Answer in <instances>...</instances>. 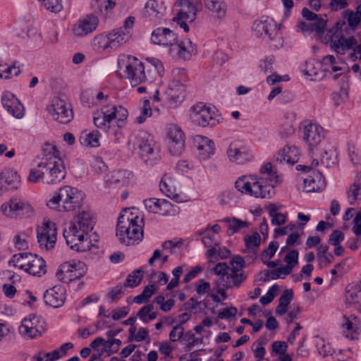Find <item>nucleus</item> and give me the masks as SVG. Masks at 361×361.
I'll return each instance as SVG.
<instances>
[{"mask_svg":"<svg viewBox=\"0 0 361 361\" xmlns=\"http://www.w3.org/2000/svg\"><path fill=\"white\" fill-rule=\"evenodd\" d=\"M66 172L59 152L56 145L46 144L43 149V157L37 167L30 169L29 181L37 183L42 180L45 184H54L61 181Z\"/></svg>","mask_w":361,"mask_h":361,"instance_id":"1","label":"nucleus"},{"mask_svg":"<svg viewBox=\"0 0 361 361\" xmlns=\"http://www.w3.org/2000/svg\"><path fill=\"white\" fill-rule=\"evenodd\" d=\"M259 172L261 176L259 178L255 175L239 178L235 183V188L243 194L257 198H271L279 182L276 171L273 170L272 164L269 162L261 166Z\"/></svg>","mask_w":361,"mask_h":361,"instance_id":"2","label":"nucleus"},{"mask_svg":"<svg viewBox=\"0 0 361 361\" xmlns=\"http://www.w3.org/2000/svg\"><path fill=\"white\" fill-rule=\"evenodd\" d=\"M124 214L120 215L116 226V236L121 244L126 246L135 245L142 240L144 220L130 212L129 209H124Z\"/></svg>","mask_w":361,"mask_h":361,"instance_id":"3","label":"nucleus"},{"mask_svg":"<svg viewBox=\"0 0 361 361\" xmlns=\"http://www.w3.org/2000/svg\"><path fill=\"white\" fill-rule=\"evenodd\" d=\"M85 197V194L78 188L65 185L60 188L59 192L49 200L47 205L59 211H73L82 205Z\"/></svg>","mask_w":361,"mask_h":361,"instance_id":"4","label":"nucleus"},{"mask_svg":"<svg viewBox=\"0 0 361 361\" xmlns=\"http://www.w3.org/2000/svg\"><path fill=\"white\" fill-rule=\"evenodd\" d=\"M129 144L145 164L152 165L151 158L154 157V141L151 135L143 130L135 132L130 137Z\"/></svg>","mask_w":361,"mask_h":361,"instance_id":"5","label":"nucleus"},{"mask_svg":"<svg viewBox=\"0 0 361 361\" xmlns=\"http://www.w3.org/2000/svg\"><path fill=\"white\" fill-rule=\"evenodd\" d=\"M85 233L78 228L76 223L70 222L68 228L63 230V235L71 249L77 252H86L91 249L92 244L87 238H85Z\"/></svg>","mask_w":361,"mask_h":361,"instance_id":"6","label":"nucleus"},{"mask_svg":"<svg viewBox=\"0 0 361 361\" xmlns=\"http://www.w3.org/2000/svg\"><path fill=\"white\" fill-rule=\"evenodd\" d=\"M2 213L10 218H28L33 215L31 204L22 197L14 196L1 207Z\"/></svg>","mask_w":361,"mask_h":361,"instance_id":"7","label":"nucleus"},{"mask_svg":"<svg viewBox=\"0 0 361 361\" xmlns=\"http://www.w3.org/2000/svg\"><path fill=\"white\" fill-rule=\"evenodd\" d=\"M344 25H345V22H338L329 32L331 49L341 55L345 54L346 51L351 49L357 43L354 37L345 38L342 33L338 32Z\"/></svg>","mask_w":361,"mask_h":361,"instance_id":"8","label":"nucleus"},{"mask_svg":"<svg viewBox=\"0 0 361 361\" xmlns=\"http://www.w3.org/2000/svg\"><path fill=\"white\" fill-rule=\"evenodd\" d=\"M185 85L178 80H172L162 93L163 102L170 108H176L185 99Z\"/></svg>","mask_w":361,"mask_h":361,"instance_id":"9","label":"nucleus"},{"mask_svg":"<svg viewBox=\"0 0 361 361\" xmlns=\"http://www.w3.org/2000/svg\"><path fill=\"white\" fill-rule=\"evenodd\" d=\"M125 73L132 86H137L147 81L145 67L136 57L128 56Z\"/></svg>","mask_w":361,"mask_h":361,"instance_id":"10","label":"nucleus"},{"mask_svg":"<svg viewBox=\"0 0 361 361\" xmlns=\"http://www.w3.org/2000/svg\"><path fill=\"white\" fill-rule=\"evenodd\" d=\"M57 231L56 224L47 221L37 230V238L39 247L47 251L52 249L56 241Z\"/></svg>","mask_w":361,"mask_h":361,"instance_id":"11","label":"nucleus"},{"mask_svg":"<svg viewBox=\"0 0 361 361\" xmlns=\"http://www.w3.org/2000/svg\"><path fill=\"white\" fill-rule=\"evenodd\" d=\"M130 33L129 30L123 28L112 30L106 37L104 35H97L94 38L95 44H100L106 40V44L103 49L111 48L116 49L125 44L130 39Z\"/></svg>","mask_w":361,"mask_h":361,"instance_id":"12","label":"nucleus"},{"mask_svg":"<svg viewBox=\"0 0 361 361\" xmlns=\"http://www.w3.org/2000/svg\"><path fill=\"white\" fill-rule=\"evenodd\" d=\"M47 111L55 121L62 124L69 123L73 117L71 105L59 97L53 98Z\"/></svg>","mask_w":361,"mask_h":361,"instance_id":"13","label":"nucleus"},{"mask_svg":"<svg viewBox=\"0 0 361 361\" xmlns=\"http://www.w3.org/2000/svg\"><path fill=\"white\" fill-rule=\"evenodd\" d=\"M214 111L203 103H198L192 107L190 119L192 123L203 128L214 126L217 120L214 116Z\"/></svg>","mask_w":361,"mask_h":361,"instance_id":"14","label":"nucleus"},{"mask_svg":"<svg viewBox=\"0 0 361 361\" xmlns=\"http://www.w3.org/2000/svg\"><path fill=\"white\" fill-rule=\"evenodd\" d=\"M168 147L169 152L174 156L182 153L185 147L184 134L180 128L171 124L167 130Z\"/></svg>","mask_w":361,"mask_h":361,"instance_id":"15","label":"nucleus"},{"mask_svg":"<svg viewBox=\"0 0 361 361\" xmlns=\"http://www.w3.org/2000/svg\"><path fill=\"white\" fill-rule=\"evenodd\" d=\"M99 22V18L96 15L93 13L86 15L73 25V33L76 37H83L90 34L96 30Z\"/></svg>","mask_w":361,"mask_h":361,"instance_id":"16","label":"nucleus"},{"mask_svg":"<svg viewBox=\"0 0 361 361\" xmlns=\"http://www.w3.org/2000/svg\"><path fill=\"white\" fill-rule=\"evenodd\" d=\"M166 8L163 2L148 0L142 11V18L154 23H159L164 18Z\"/></svg>","mask_w":361,"mask_h":361,"instance_id":"17","label":"nucleus"},{"mask_svg":"<svg viewBox=\"0 0 361 361\" xmlns=\"http://www.w3.org/2000/svg\"><path fill=\"white\" fill-rule=\"evenodd\" d=\"M303 126V140L310 147L317 146L324 137V128L312 122H305Z\"/></svg>","mask_w":361,"mask_h":361,"instance_id":"18","label":"nucleus"},{"mask_svg":"<svg viewBox=\"0 0 361 361\" xmlns=\"http://www.w3.org/2000/svg\"><path fill=\"white\" fill-rule=\"evenodd\" d=\"M145 208L154 214L163 216L173 215L175 210L173 205L166 200L149 198L143 201Z\"/></svg>","mask_w":361,"mask_h":361,"instance_id":"19","label":"nucleus"},{"mask_svg":"<svg viewBox=\"0 0 361 361\" xmlns=\"http://www.w3.org/2000/svg\"><path fill=\"white\" fill-rule=\"evenodd\" d=\"M170 52L178 59L187 61L190 60L192 55L197 54V47L191 40L187 39L178 44H173L170 48Z\"/></svg>","mask_w":361,"mask_h":361,"instance_id":"20","label":"nucleus"},{"mask_svg":"<svg viewBox=\"0 0 361 361\" xmlns=\"http://www.w3.org/2000/svg\"><path fill=\"white\" fill-rule=\"evenodd\" d=\"M253 29L261 37L273 40L276 37L280 26H278L273 19L267 18L264 20L255 21Z\"/></svg>","mask_w":361,"mask_h":361,"instance_id":"21","label":"nucleus"},{"mask_svg":"<svg viewBox=\"0 0 361 361\" xmlns=\"http://www.w3.org/2000/svg\"><path fill=\"white\" fill-rule=\"evenodd\" d=\"M194 144L198 151V157L201 161L207 160L215 153L214 142L207 137L197 135L194 138Z\"/></svg>","mask_w":361,"mask_h":361,"instance_id":"22","label":"nucleus"},{"mask_svg":"<svg viewBox=\"0 0 361 361\" xmlns=\"http://www.w3.org/2000/svg\"><path fill=\"white\" fill-rule=\"evenodd\" d=\"M151 41L155 44L171 47L177 41V35L169 28L158 27L152 32Z\"/></svg>","mask_w":361,"mask_h":361,"instance_id":"23","label":"nucleus"},{"mask_svg":"<svg viewBox=\"0 0 361 361\" xmlns=\"http://www.w3.org/2000/svg\"><path fill=\"white\" fill-rule=\"evenodd\" d=\"M44 300L45 303L50 307H60L66 300V290L61 286H55L45 291Z\"/></svg>","mask_w":361,"mask_h":361,"instance_id":"24","label":"nucleus"},{"mask_svg":"<svg viewBox=\"0 0 361 361\" xmlns=\"http://www.w3.org/2000/svg\"><path fill=\"white\" fill-rule=\"evenodd\" d=\"M1 103L4 108L12 116L20 118L24 116V107L19 100L11 93L2 95Z\"/></svg>","mask_w":361,"mask_h":361,"instance_id":"25","label":"nucleus"},{"mask_svg":"<svg viewBox=\"0 0 361 361\" xmlns=\"http://www.w3.org/2000/svg\"><path fill=\"white\" fill-rule=\"evenodd\" d=\"M85 264L82 262H65L62 264V272L68 279L69 283L80 279L86 274Z\"/></svg>","mask_w":361,"mask_h":361,"instance_id":"26","label":"nucleus"},{"mask_svg":"<svg viewBox=\"0 0 361 361\" xmlns=\"http://www.w3.org/2000/svg\"><path fill=\"white\" fill-rule=\"evenodd\" d=\"M228 157L230 161L238 164H243L252 158V154L245 147L238 146L235 143H231L227 151Z\"/></svg>","mask_w":361,"mask_h":361,"instance_id":"27","label":"nucleus"},{"mask_svg":"<svg viewBox=\"0 0 361 361\" xmlns=\"http://www.w3.org/2000/svg\"><path fill=\"white\" fill-rule=\"evenodd\" d=\"M247 279V275L242 271L235 268L230 269L226 279H219L216 281L218 286H222L226 289L231 288L233 286L239 287L242 283Z\"/></svg>","mask_w":361,"mask_h":361,"instance_id":"28","label":"nucleus"},{"mask_svg":"<svg viewBox=\"0 0 361 361\" xmlns=\"http://www.w3.org/2000/svg\"><path fill=\"white\" fill-rule=\"evenodd\" d=\"M133 173L127 170L112 171L105 177V181L109 186L123 187L129 184L133 178Z\"/></svg>","mask_w":361,"mask_h":361,"instance_id":"29","label":"nucleus"},{"mask_svg":"<svg viewBox=\"0 0 361 361\" xmlns=\"http://www.w3.org/2000/svg\"><path fill=\"white\" fill-rule=\"evenodd\" d=\"M299 151L295 146L286 145L279 150L276 156V161L278 163L286 162L293 165L298 161Z\"/></svg>","mask_w":361,"mask_h":361,"instance_id":"30","label":"nucleus"},{"mask_svg":"<svg viewBox=\"0 0 361 361\" xmlns=\"http://www.w3.org/2000/svg\"><path fill=\"white\" fill-rule=\"evenodd\" d=\"M113 115L109 114V106L103 105L100 111L94 112L93 123L99 128L109 129L113 121Z\"/></svg>","mask_w":361,"mask_h":361,"instance_id":"31","label":"nucleus"},{"mask_svg":"<svg viewBox=\"0 0 361 361\" xmlns=\"http://www.w3.org/2000/svg\"><path fill=\"white\" fill-rule=\"evenodd\" d=\"M303 183L304 190L307 193L320 192L326 187L325 178L319 171L314 173V176L304 178Z\"/></svg>","mask_w":361,"mask_h":361,"instance_id":"32","label":"nucleus"},{"mask_svg":"<svg viewBox=\"0 0 361 361\" xmlns=\"http://www.w3.org/2000/svg\"><path fill=\"white\" fill-rule=\"evenodd\" d=\"M177 5L181 8L177 14V18L180 20H188L193 22L196 18L197 8L188 0H179Z\"/></svg>","mask_w":361,"mask_h":361,"instance_id":"33","label":"nucleus"},{"mask_svg":"<svg viewBox=\"0 0 361 361\" xmlns=\"http://www.w3.org/2000/svg\"><path fill=\"white\" fill-rule=\"evenodd\" d=\"M342 327L345 338L350 340H354L357 338L359 321L357 317L354 315H351L349 317L343 316Z\"/></svg>","mask_w":361,"mask_h":361,"instance_id":"34","label":"nucleus"},{"mask_svg":"<svg viewBox=\"0 0 361 361\" xmlns=\"http://www.w3.org/2000/svg\"><path fill=\"white\" fill-rule=\"evenodd\" d=\"M37 318L35 316H30L29 318H25L22 321L19 328L20 332L24 336L30 338H35L41 334V332L36 326Z\"/></svg>","mask_w":361,"mask_h":361,"instance_id":"35","label":"nucleus"},{"mask_svg":"<svg viewBox=\"0 0 361 361\" xmlns=\"http://www.w3.org/2000/svg\"><path fill=\"white\" fill-rule=\"evenodd\" d=\"M159 189L160 191L169 198L177 202H181L180 196L177 192L173 180L169 176L164 175L162 177L159 183Z\"/></svg>","mask_w":361,"mask_h":361,"instance_id":"36","label":"nucleus"},{"mask_svg":"<svg viewBox=\"0 0 361 361\" xmlns=\"http://www.w3.org/2000/svg\"><path fill=\"white\" fill-rule=\"evenodd\" d=\"M0 183L3 186L5 185L4 188L6 190H16L20 183V176L16 171L5 170L1 174Z\"/></svg>","mask_w":361,"mask_h":361,"instance_id":"37","label":"nucleus"},{"mask_svg":"<svg viewBox=\"0 0 361 361\" xmlns=\"http://www.w3.org/2000/svg\"><path fill=\"white\" fill-rule=\"evenodd\" d=\"M30 263L26 272L33 276H41L47 272L46 262L37 255H30Z\"/></svg>","mask_w":361,"mask_h":361,"instance_id":"38","label":"nucleus"},{"mask_svg":"<svg viewBox=\"0 0 361 361\" xmlns=\"http://www.w3.org/2000/svg\"><path fill=\"white\" fill-rule=\"evenodd\" d=\"M94 224V218L90 210H83L78 214L76 224L86 235L93 229Z\"/></svg>","mask_w":361,"mask_h":361,"instance_id":"39","label":"nucleus"},{"mask_svg":"<svg viewBox=\"0 0 361 361\" xmlns=\"http://www.w3.org/2000/svg\"><path fill=\"white\" fill-rule=\"evenodd\" d=\"M204 6L215 17L223 18L226 16L227 6L223 0H205Z\"/></svg>","mask_w":361,"mask_h":361,"instance_id":"40","label":"nucleus"},{"mask_svg":"<svg viewBox=\"0 0 361 361\" xmlns=\"http://www.w3.org/2000/svg\"><path fill=\"white\" fill-rule=\"evenodd\" d=\"M343 13V17L347 18L349 27L355 30L361 21V5L357 6L355 12L346 10Z\"/></svg>","mask_w":361,"mask_h":361,"instance_id":"41","label":"nucleus"},{"mask_svg":"<svg viewBox=\"0 0 361 361\" xmlns=\"http://www.w3.org/2000/svg\"><path fill=\"white\" fill-rule=\"evenodd\" d=\"M30 255H32V254L28 252L16 254L9 261V264H12L14 267L26 271L30 263V258L28 257Z\"/></svg>","mask_w":361,"mask_h":361,"instance_id":"42","label":"nucleus"},{"mask_svg":"<svg viewBox=\"0 0 361 361\" xmlns=\"http://www.w3.org/2000/svg\"><path fill=\"white\" fill-rule=\"evenodd\" d=\"M109 114L113 115V121L117 120V126L121 127L123 123L127 119L128 116V110L122 106L113 105L109 107Z\"/></svg>","mask_w":361,"mask_h":361,"instance_id":"43","label":"nucleus"},{"mask_svg":"<svg viewBox=\"0 0 361 361\" xmlns=\"http://www.w3.org/2000/svg\"><path fill=\"white\" fill-rule=\"evenodd\" d=\"M99 131L94 130L89 133L82 134L80 137V142L84 146L95 147L99 145Z\"/></svg>","mask_w":361,"mask_h":361,"instance_id":"44","label":"nucleus"},{"mask_svg":"<svg viewBox=\"0 0 361 361\" xmlns=\"http://www.w3.org/2000/svg\"><path fill=\"white\" fill-rule=\"evenodd\" d=\"M142 274L143 271L141 269L134 270L127 276L125 286L134 288L139 286L142 278Z\"/></svg>","mask_w":361,"mask_h":361,"instance_id":"45","label":"nucleus"},{"mask_svg":"<svg viewBox=\"0 0 361 361\" xmlns=\"http://www.w3.org/2000/svg\"><path fill=\"white\" fill-rule=\"evenodd\" d=\"M336 156L337 152H336V150H324L323 154H322L321 162L326 167H331L336 164Z\"/></svg>","mask_w":361,"mask_h":361,"instance_id":"46","label":"nucleus"},{"mask_svg":"<svg viewBox=\"0 0 361 361\" xmlns=\"http://www.w3.org/2000/svg\"><path fill=\"white\" fill-rule=\"evenodd\" d=\"M59 359L58 352L54 351L46 353L40 351L32 357L33 361H56Z\"/></svg>","mask_w":361,"mask_h":361,"instance_id":"47","label":"nucleus"},{"mask_svg":"<svg viewBox=\"0 0 361 361\" xmlns=\"http://www.w3.org/2000/svg\"><path fill=\"white\" fill-rule=\"evenodd\" d=\"M247 226L248 223L247 221L233 217L231 219V224L228 225V235H231Z\"/></svg>","mask_w":361,"mask_h":361,"instance_id":"48","label":"nucleus"},{"mask_svg":"<svg viewBox=\"0 0 361 361\" xmlns=\"http://www.w3.org/2000/svg\"><path fill=\"white\" fill-rule=\"evenodd\" d=\"M244 241L247 250H250L259 246L261 237L257 232H255L252 235H246Z\"/></svg>","mask_w":361,"mask_h":361,"instance_id":"49","label":"nucleus"},{"mask_svg":"<svg viewBox=\"0 0 361 361\" xmlns=\"http://www.w3.org/2000/svg\"><path fill=\"white\" fill-rule=\"evenodd\" d=\"M360 190V186L356 182H354L348 188L347 194L348 200L350 205H354L357 200H361V197H359Z\"/></svg>","mask_w":361,"mask_h":361,"instance_id":"50","label":"nucleus"},{"mask_svg":"<svg viewBox=\"0 0 361 361\" xmlns=\"http://www.w3.org/2000/svg\"><path fill=\"white\" fill-rule=\"evenodd\" d=\"M20 72L19 67H16L15 65L12 66L0 65V78L8 79L12 75H18Z\"/></svg>","mask_w":361,"mask_h":361,"instance_id":"51","label":"nucleus"},{"mask_svg":"<svg viewBox=\"0 0 361 361\" xmlns=\"http://www.w3.org/2000/svg\"><path fill=\"white\" fill-rule=\"evenodd\" d=\"M197 235L202 236L201 240L205 247H210L212 246H218L216 240L214 239V236L208 232V229L197 233Z\"/></svg>","mask_w":361,"mask_h":361,"instance_id":"52","label":"nucleus"},{"mask_svg":"<svg viewBox=\"0 0 361 361\" xmlns=\"http://www.w3.org/2000/svg\"><path fill=\"white\" fill-rule=\"evenodd\" d=\"M152 115V109L149 100L145 99L143 102V106L140 111V114L137 117L136 121L138 123H142L146 118Z\"/></svg>","mask_w":361,"mask_h":361,"instance_id":"53","label":"nucleus"},{"mask_svg":"<svg viewBox=\"0 0 361 361\" xmlns=\"http://www.w3.org/2000/svg\"><path fill=\"white\" fill-rule=\"evenodd\" d=\"M278 247L279 243L276 241H271L269 243L268 247L264 250L262 253V259L272 258L274 256Z\"/></svg>","mask_w":361,"mask_h":361,"instance_id":"54","label":"nucleus"},{"mask_svg":"<svg viewBox=\"0 0 361 361\" xmlns=\"http://www.w3.org/2000/svg\"><path fill=\"white\" fill-rule=\"evenodd\" d=\"M360 299L361 295L359 293L352 290L350 288H346L345 302L347 305H351L358 303Z\"/></svg>","mask_w":361,"mask_h":361,"instance_id":"55","label":"nucleus"},{"mask_svg":"<svg viewBox=\"0 0 361 361\" xmlns=\"http://www.w3.org/2000/svg\"><path fill=\"white\" fill-rule=\"evenodd\" d=\"M279 290V286L275 284L273 285L267 291V294L262 296L259 299V302L264 305H268L270 303L274 298L275 294L274 292H276Z\"/></svg>","mask_w":361,"mask_h":361,"instance_id":"56","label":"nucleus"},{"mask_svg":"<svg viewBox=\"0 0 361 361\" xmlns=\"http://www.w3.org/2000/svg\"><path fill=\"white\" fill-rule=\"evenodd\" d=\"M274 58L273 56L266 57L264 59L260 61L259 67L264 73H269L273 71V63Z\"/></svg>","mask_w":361,"mask_h":361,"instance_id":"57","label":"nucleus"},{"mask_svg":"<svg viewBox=\"0 0 361 361\" xmlns=\"http://www.w3.org/2000/svg\"><path fill=\"white\" fill-rule=\"evenodd\" d=\"M213 270L216 275L220 276L219 279H226L230 268L226 263L219 262L214 267Z\"/></svg>","mask_w":361,"mask_h":361,"instance_id":"58","label":"nucleus"},{"mask_svg":"<svg viewBox=\"0 0 361 361\" xmlns=\"http://www.w3.org/2000/svg\"><path fill=\"white\" fill-rule=\"evenodd\" d=\"M317 20L314 23H311V31L312 32H316L317 35H322L324 33V29L326 27V21L322 19V18H318L316 19Z\"/></svg>","mask_w":361,"mask_h":361,"instance_id":"59","label":"nucleus"},{"mask_svg":"<svg viewBox=\"0 0 361 361\" xmlns=\"http://www.w3.org/2000/svg\"><path fill=\"white\" fill-rule=\"evenodd\" d=\"M184 334V328L180 324L175 326L169 334V339L172 342L178 341Z\"/></svg>","mask_w":361,"mask_h":361,"instance_id":"60","label":"nucleus"},{"mask_svg":"<svg viewBox=\"0 0 361 361\" xmlns=\"http://www.w3.org/2000/svg\"><path fill=\"white\" fill-rule=\"evenodd\" d=\"M344 240V234L343 232L335 230L330 235L329 239L328 240L329 244L337 246Z\"/></svg>","mask_w":361,"mask_h":361,"instance_id":"61","label":"nucleus"},{"mask_svg":"<svg viewBox=\"0 0 361 361\" xmlns=\"http://www.w3.org/2000/svg\"><path fill=\"white\" fill-rule=\"evenodd\" d=\"M82 102L87 106L90 107L97 103L94 101V96L91 91H84L81 94L80 97Z\"/></svg>","mask_w":361,"mask_h":361,"instance_id":"62","label":"nucleus"},{"mask_svg":"<svg viewBox=\"0 0 361 361\" xmlns=\"http://www.w3.org/2000/svg\"><path fill=\"white\" fill-rule=\"evenodd\" d=\"M298 255L296 250H293L285 256L284 261L287 264L294 267L298 264Z\"/></svg>","mask_w":361,"mask_h":361,"instance_id":"63","label":"nucleus"},{"mask_svg":"<svg viewBox=\"0 0 361 361\" xmlns=\"http://www.w3.org/2000/svg\"><path fill=\"white\" fill-rule=\"evenodd\" d=\"M237 309L235 307H231L230 308H225L220 311L218 314V319H228L231 317H233L237 314Z\"/></svg>","mask_w":361,"mask_h":361,"instance_id":"64","label":"nucleus"}]
</instances>
